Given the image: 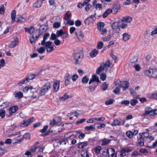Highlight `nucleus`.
<instances>
[{
    "label": "nucleus",
    "instance_id": "obj_1",
    "mask_svg": "<svg viewBox=\"0 0 157 157\" xmlns=\"http://www.w3.org/2000/svg\"><path fill=\"white\" fill-rule=\"evenodd\" d=\"M25 29L26 32H28L29 34H33L32 36L30 37V41L32 44H35L38 38L41 35V33H38L37 30L35 31V28L33 26H30L29 28H25Z\"/></svg>",
    "mask_w": 157,
    "mask_h": 157
},
{
    "label": "nucleus",
    "instance_id": "obj_2",
    "mask_svg": "<svg viewBox=\"0 0 157 157\" xmlns=\"http://www.w3.org/2000/svg\"><path fill=\"white\" fill-rule=\"evenodd\" d=\"M83 54L82 50H79L75 51L73 54V56L75 60L74 63L77 64L79 63L78 59L83 58Z\"/></svg>",
    "mask_w": 157,
    "mask_h": 157
},
{
    "label": "nucleus",
    "instance_id": "obj_3",
    "mask_svg": "<svg viewBox=\"0 0 157 157\" xmlns=\"http://www.w3.org/2000/svg\"><path fill=\"white\" fill-rule=\"evenodd\" d=\"M132 149V148L130 147L123 148L121 151H118L116 153L115 157H121L124 156L126 155V153L131 151Z\"/></svg>",
    "mask_w": 157,
    "mask_h": 157
},
{
    "label": "nucleus",
    "instance_id": "obj_4",
    "mask_svg": "<svg viewBox=\"0 0 157 157\" xmlns=\"http://www.w3.org/2000/svg\"><path fill=\"white\" fill-rule=\"evenodd\" d=\"M116 86L118 85L123 88V90H125L128 88L129 83L127 81H121L120 80H117L114 82Z\"/></svg>",
    "mask_w": 157,
    "mask_h": 157
},
{
    "label": "nucleus",
    "instance_id": "obj_5",
    "mask_svg": "<svg viewBox=\"0 0 157 157\" xmlns=\"http://www.w3.org/2000/svg\"><path fill=\"white\" fill-rule=\"evenodd\" d=\"M50 88V83L49 82H47L41 88V90H40V94L41 95H44Z\"/></svg>",
    "mask_w": 157,
    "mask_h": 157
},
{
    "label": "nucleus",
    "instance_id": "obj_6",
    "mask_svg": "<svg viewBox=\"0 0 157 157\" xmlns=\"http://www.w3.org/2000/svg\"><path fill=\"white\" fill-rule=\"evenodd\" d=\"M43 46L48 52H51L55 49L54 47V45L50 41L47 42Z\"/></svg>",
    "mask_w": 157,
    "mask_h": 157
},
{
    "label": "nucleus",
    "instance_id": "obj_7",
    "mask_svg": "<svg viewBox=\"0 0 157 157\" xmlns=\"http://www.w3.org/2000/svg\"><path fill=\"white\" fill-rule=\"evenodd\" d=\"M36 75L34 74H31L26 77L25 79L22 80L20 82V84H26L29 82L30 80H33L35 77Z\"/></svg>",
    "mask_w": 157,
    "mask_h": 157
},
{
    "label": "nucleus",
    "instance_id": "obj_8",
    "mask_svg": "<svg viewBox=\"0 0 157 157\" xmlns=\"http://www.w3.org/2000/svg\"><path fill=\"white\" fill-rule=\"evenodd\" d=\"M125 121V120H122L121 119L119 120L117 119H116L113 120V121L112 122L111 125L112 126H116L117 125H123Z\"/></svg>",
    "mask_w": 157,
    "mask_h": 157
},
{
    "label": "nucleus",
    "instance_id": "obj_9",
    "mask_svg": "<svg viewBox=\"0 0 157 157\" xmlns=\"http://www.w3.org/2000/svg\"><path fill=\"white\" fill-rule=\"evenodd\" d=\"M143 133H140V137L137 140V146H143L144 145V138L143 137Z\"/></svg>",
    "mask_w": 157,
    "mask_h": 157
},
{
    "label": "nucleus",
    "instance_id": "obj_10",
    "mask_svg": "<svg viewBox=\"0 0 157 157\" xmlns=\"http://www.w3.org/2000/svg\"><path fill=\"white\" fill-rule=\"evenodd\" d=\"M18 109V108L17 106L15 105L10 107L9 109V111L10 113L9 115L6 114V116L8 117H9L12 115V114L15 113Z\"/></svg>",
    "mask_w": 157,
    "mask_h": 157
},
{
    "label": "nucleus",
    "instance_id": "obj_11",
    "mask_svg": "<svg viewBox=\"0 0 157 157\" xmlns=\"http://www.w3.org/2000/svg\"><path fill=\"white\" fill-rule=\"evenodd\" d=\"M115 153V149L113 148H109L107 149V153L109 157H113Z\"/></svg>",
    "mask_w": 157,
    "mask_h": 157
},
{
    "label": "nucleus",
    "instance_id": "obj_12",
    "mask_svg": "<svg viewBox=\"0 0 157 157\" xmlns=\"http://www.w3.org/2000/svg\"><path fill=\"white\" fill-rule=\"evenodd\" d=\"M75 35L80 41L82 40L83 38V35L82 34V31L78 30L75 32Z\"/></svg>",
    "mask_w": 157,
    "mask_h": 157
},
{
    "label": "nucleus",
    "instance_id": "obj_13",
    "mask_svg": "<svg viewBox=\"0 0 157 157\" xmlns=\"http://www.w3.org/2000/svg\"><path fill=\"white\" fill-rule=\"evenodd\" d=\"M53 91L55 92H57L59 90V81L58 80L55 82L54 83Z\"/></svg>",
    "mask_w": 157,
    "mask_h": 157
},
{
    "label": "nucleus",
    "instance_id": "obj_14",
    "mask_svg": "<svg viewBox=\"0 0 157 157\" xmlns=\"http://www.w3.org/2000/svg\"><path fill=\"white\" fill-rule=\"evenodd\" d=\"M18 40L17 38L14 39V40L10 43L9 45L10 47V48H13L15 47L18 44Z\"/></svg>",
    "mask_w": 157,
    "mask_h": 157
},
{
    "label": "nucleus",
    "instance_id": "obj_15",
    "mask_svg": "<svg viewBox=\"0 0 157 157\" xmlns=\"http://www.w3.org/2000/svg\"><path fill=\"white\" fill-rule=\"evenodd\" d=\"M120 8V6L119 4H116L113 5V7L112 9L113 13L115 14L117 13L118 10Z\"/></svg>",
    "mask_w": 157,
    "mask_h": 157
},
{
    "label": "nucleus",
    "instance_id": "obj_16",
    "mask_svg": "<svg viewBox=\"0 0 157 157\" xmlns=\"http://www.w3.org/2000/svg\"><path fill=\"white\" fill-rule=\"evenodd\" d=\"M132 21V18L129 16L124 17L121 20L122 22H124L127 23H130Z\"/></svg>",
    "mask_w": 157,
    "mask_h": 157
},
{
    "label": "nucleus",
    "instance_id": "obj_17",
    "mask_svg": "<svg viewBox=\"0 0 157 157\" xmlns=\"http://www.w3.org/2000/svg\"><path fill=\"white\" fill-rule=\"evenodd\" d=\"M34 90V88L33 86H25L23 89L22 91L24 92L27 93L29 90H30L31 92V91Z\"/></svg>",
    "mask_w": 157,
    "mask_h": 157
},
{
    "label": "nucleus",
    "instance_id": "obj_18",
    "mask_svg": "<svg viewBox=\"0 0 157 157\" xmlns=\"http://www.w3.org/2000/svg\"><path fill=\"white\" fill-rule=\"evenodd\" d=\"M42 1L41 0H38L36 2L33 4L34 7L39 8L41 6Z\"/></svg>",
    "mask_w": 157,
    "mask_h": 157
},
{
    "label": "nucleus",
    "instance_id": "obj_19",
    "mask_svg": "<svg viewBox=\"0 0 157 157\" xmlns=\"http://www.w3.org/2000/svg\"><path fill=\"white\" fill-rule=\"evenodd\" d=\"M47 30V27L46 25H41L39 28V31L38 33H40L45 32Z\"/></svg>",
    "mask_w": 157,
    "mask_h": 157
},
{
    "label": "nucleus",
    "instance_id": "obj_20",
    "mask_svg": "<svg viewBox=\"0 0 157 157\" xmlns=\"http://www.w3.org/2000/svg\"><path fill=\"white\" fill-rule=\"evenodd\" d=\"M49 36V33H46L45 34L43 37V39L41 41V44L42 45H44L45 44V43H46V41L47 39H48Z\"/></svg>",
    "mask_w": 157,
    "mask_h": 157
},
{
    "label": "nucleus",
    "instance_id": "obj_21",
    "mask_svg": "<svg viewBox=\"0 0 157 157\" xmlns=\"http://www.w3.org/2000/svg\"><path fill=\"white\" fill-rule=\"evenodd\" d=\"M153 69H150L144 71V73L146 75L151 77V75L152 74Z\"/></svg>",
    "mask_w": 157,
    "mask_h": 157
},
{
    "label": "nucleus",
    "instance_id": "obj_22",
    "mask_svg": "<svg viewBox=\"0 0 157 157\" xmlns=\"http://www.w3.org/2000/svg\"><path fill=\"white\" fill-rule=\"evenodd\" d=\"M16 10H13L11 13V18L12 19V23H13L15 21L16 16Z\"/></svg>",
    "mask_w": 157,
    "mask_h": 157
},
{
    "label": "nucleus",
    "instance_id": "obj_23",
    "mask_svg": "<svg viewBox=\"0 0 157 157\" xmlns=\"http://www.w3.org/2000/svg\"><path fill=\"white\" fill-rule=\"evenodd\" d=\"M101 65L104 69H105L106 70L107 69L108 67L110 66V64L109 60L107 61L105 63H103Z\"/></svg>",
    "mask_w": 157,
    "mask_h": 157
},
{
    "label": "nucleus",
    "instance_id": "obj_24",
    "mask_svg": "<svg viewBox=\"0 0 157 157\" xmlns=\"http://www.w3.org/2000/svg\"><path fill=\"white\" fill-rule=\"evenodd\" d=\"M30 138V136L29 133H26L23 136V137L20 139V142L22 141L25 139L27 140V139H29Z\"/></svg>",
    "mask_w": 157,
    "mask_h": 157
},
{
    "label": "nucleus",
    "instance_id": "obj_25",
    "mask_svg": "<svg viewBox=\"0 0 157 157\" xmlns=\"http://www.w3.org/2000/svg\"><path fill=\"white\" fill-rule=\"evenodd\" d=\"M123 40L124 41H126L130 39V35H128L127 33H124L123 35Z\"/></svg>",
    "mask_w": 157,
    "mask_h": 157
},
{
    "label": "nucleus",
    "instance_id": "obj_26",
    "mask_svg": "<svg viewBox=\"0 0 157 157\" xmlns=\"http://www.w3.org/2000/svg\"><path fill=\"white\" fill-rule=\"evenodd\" d=\"M72 96L68 95L67 94H65L63 96L60 97L59 98V100L60 101H63L66 100V99H68L69 98L72 97Z\"/></svg>",
    "mask_w": 157,
    "mask_h": 157
},
{
    "label": "nucleus",
    "instance_id": "obj_27",
    "mask_svg": "<svg viewBox=\"0 0 157 157\" xmlns=\"http://www.w3.org/2000/svg\"><path fill=\"white\" fill-rule=\"evenodd\" d=\"M98 51L96 49H94L90 53V56L91 57H95L98 54Z\"/></svg>",
    "mask_w": 157,
    "mask_h": 157
},
{
    "label": "nucleus",
    "instance_id": "obj_28",
    "mask_svg": "<svg viewBox=\"0 0 157 157\" xmlns=\"http://www.w3.org/2000/svg\"><path fill=\"white\" fill-rule=\"evenodd\" d=\"M88 144L86 142H80L78 143V147L79 148H82L87 146Z\"/></svg>",
    "mask_w": 157,
    "mask_h": 157
},
{
    "label": "nucleus",
    "instance_id": "obj_29",
    "mask_svg": "<svg viewBox=\"0 0 157 157\" xmlns=\"http://www.w3.org/2000/svg\"><path fill=\"white\" fill-rule=\"evenodd\" d=\"M138 60V58L137 57L133 56L130 60V63L132 65L136 63Z\"/></svg>",
    "mask_w": 157,
    "mask_h": 157
},
{
    "label": "nucleus",
    "instance_id": "obj_30",
    "mask_svg": "<svg viewBox=\"0 0 157 157\" xmlns=\"http://www.w3.org/2000/svg\"><path fill=\"white\" fill-rule=\"evenodd\" d=\"M94 126L97 125V127L99 128L100 127L104 128L105 127V124L104 123L100 122H97L94 124Z\"/></svg>",
    "mask_w": 157,
    "mask_h": 157
},
{
    "label": "nucleus",
    "instance_id": "obj_31",
    "mask_svg": "<svg viewBox=\"0 0 157 157\" xmlns=\"http://www.w3.org/2000/svg\"><path fill=\"white\" fill-rule=\"evenodd\" d=\"M151 77L155 78H157V69H153L152 74L151 75Z\"/></svg>",
    "mask_w": 157,
    "mask_h": 157
},
{
    "label": "nucleus",
    "instance_id": "obj_32",
    "mask_svg": "<svg viewBox=\"0 0 157 157\" xmlns=\"http://www.w3.org/2000/svg\"><path fill=\"white\" fill-rule=\"evenodd\" d=\"M104 25V23L102 22H100L97 23L98 28L99 30L103 29Z\"/></svg>",
    "mask_w": 157,
    "mask_h": 157
},
{
    "label": "nucleus",
    "instance_id": "obj_33",
    "mask_svg": "<svg viewBox=\"0 0 157 157\" xmlns=\"http://www.w3.org/2000/svg\"><path fill=\"white\" fill-rule=\"evenodd\" d=\"M64 33H65L63 32V30L62 29H60V30L57 31L56 34L58 37H59V36L63 35Z\"/></svg>",
    "mask_w": 157,
    "mask_h": 157
},
{
    "label": "nucleus",
    "instance_id": "obj_34",
    "mask_svg": "<svg viewBox=\"0 0 157 157\" xmlns=\"http://www.w3.org/2000/svg\"><path fill=\"white\" fill-rule=\"evenodd\" d=\"M95 127L93 125H91L89 126H87L85 127V129L86 130H94Z\"/></svg>",
    "mask_w": 157,
    "mask_h": 157
},
{
    "label": "nucleus",
    "instance_id": "obj_35",
    "mask_svg": "<svg viewBox=\"0 0 157 157\" xmlns=\"http://www.w3.org/2000/svg\"><path fill=\"white\" fill-rule=\"evenodd\" d=\"M37 51L39 53H43L45 51V48L44 47H41L37 49Z\"/></svg>",
    "mask_w": 157,
    "mask_h": 157
},
{
    "label": "nucleus",
    "instance_id": "obj_36",
    "mask_svg": "<svg viewBox=\"0 0 157 157\" xmlns=\"http://www.w3.org/2000/svg\"><path fill=\"white\" fill-rule=\"evenodd\" d=\"M81 155L82 157H89L87 151L83 150L81 152Z\"/></svg>",
    "mask_w": 157,
    "mask_h": 157
},
{
    "label": "nucleus",
    "instance_id": "obj_37",
    "mask_svg": "<svg viewBox=\"0 0 157 157\" xmlns=\"http://www.w3.org/2000/svg\"><path fill=\"white\" fill-rule=\"evenodd\" d=\"M68 140L67 139H63L59 141V144L60 145H66L68 142Z\"/></svg>",
    "mask_w": 157,
    "mask_h": 157
},
{
    "label": "nucleus",
    "instance_id": "obj_38",
    "mask_svg": "<svg viewBox=\"0 0 157 157\" xmlns=\"http://www.w3.org/2000/svg\"><path fill=\"white\" fill-rule=\"evenodd\" d=\"M104 69L101 65L100 67L97 70L96 73L98 74H99Z\"/></svg>",
    "mask_w": 157,
    "mask_h": 157
},
{
    "label": "nucleus",
    "instance_id": "obj_39",
    "mask_svg": "<svg viewBox=\"0 0 157 157\" xmlns=\"http://www.w3.org/2000/svg\"><path fill=\"white\" fill-rule=\"evenodd\" d=\"M127 136L129 138H132L133 137L132 132L130 131H128L126 132Z\"/></svg>",
    "mask_w": 157,
    "mask_h": 157
},
{
    "label": "nucleus",
    "instance_id": "obj_40",
    "mask_svg": "<svg viewBox=\"0 0 157 157\" xmlns=\"http://www.w3.org/2000/svg\"><path fill=\"white\" fill-rule=\"evenodd\" d=\"M111 37L112 36L109 35L106 37H103L102 40L104 41H107L111 39Z\"/></svg>",
    "mask_w": 157,
    "mask_h": 157
},
{
    "label": "nucleus",
    "instance_id": "obj_41",
    "mask_svg": "<svg viewBox=\"0 0 157 157\" xmlns=\"http://www.w3.org/2000/svg\"><path fill=\"white\" fill-rule=\"evenodd\" d=\"M89 80V79L87 78L86 76H85L83 77L82 81L83 83H86L88 82Z\"/></svg>",
    "mask_w": 157,
    "mask_h": 157
},
{
    "label": "nucleus",
    "instance_id": "obj_42",
    "mask_svg": "<svg viewBox=\"0 0 157 157\" xmlns=\"http://www.w3.org/2000/svg\"><path fill=\"white\" fill-rule=\"evenodd\" d=\"M103 45V43L102 41L99 42L97 46V48L98 49H100L102 48Z\"/></svg>",
    "mask_w": 157,
    "mask_h": 157
},
{
    "label": "nucleus",
    "instance_id": "obj_43",
    "mask_svg": "<svg viewBox=\"0 0 157 157\" xmlns=\"http://www.w3.org/2000/svg\"><path fill=\"white\" fill-rule=\"evenodd\" d=\"M101 147L100 146H97L94 150V151L97 154H98L100 153Z\"/></svg>",
    "mask_w": 157,
    "mask_h": 157
},
{
    "label": "nucleus",
    "instance_id": "obj_44",
    "mask_svg": "<svg viewBox=\"0 0 157 157\" xmlns=\"http://www.w3.org/2000/svg\"><path fill=\"white\" fill-rule=\"evenodd\" d=\"M108 85L106 82H104L101 86L102 90L104 91L106 90L107 89Z\"/></svg>",
    "mask_w": 157,
    "mask_h": 157
},
{
    "label": "nucleus",
    "instance_id": "obj_45",
    "mask_svg": "<svg viewBox=\"0 0 157 157\" xmlns=\"http://www.w3.org/2000/svg\"><path fill=\"white\" fill-rule=\"evenodd\" d=\"M92 78L94 82L95 81L98 82L100 81L98 77L95 75H93L92 76Z\"/></svg>",
    "mask_w": 157,
    "mask_h": 157
},
{
    "label": "nucleus",
    "instance_id": "obj_46",
    "mask_svg": "<svg viewBox=\"0 0 157 157\" xmlns=\"http://www.w3.org/2000/svg\"><path fill=\"white\" fill-rule=\"evenodd\" d=\"M145 111H146L147 112L150 113H152L153 110L151 109V108L150 107H147L145 108Z\"/></svg>",
    "mask_w": 157,
    "mask_h": 157
},
{
    "label": "nucleus",
    "instance_id": "obj_47",
    "mask_svg": "<svg viewBox=\"0 0 157 157\" xmlns=\"http://www.w3.org/2000/svg\"><path fill=\"white\" fill-rule=\"evenodd\" d=\"M111 140H103L102 141L101 145L103 146L106 145L110 143Z\"/></svg>",
    "mask_w": 157,
    "mask_h": 157
},
{
    "label": "nucleus",
    "instance_id": "obj_48",
    "mask_svg": "<svg viewBox=\"0 0 157 157\" xmlns=\"http://www.w3.org/2000/svg\"><path fill=\"white\" fill-rule=\"evenodd\" d=\"M112 27L113 29H116L118 27V23L117 22H113L112 25Z\"/></svg>",
    "mask_w": 157,
    "mask_h": 157
},
{
    "label": "nucleus",
    "instance_id": "obj_49",
    "mask_svg": "<svg viewBox=\"0 0 157 157\" xmlns=\"http://www.w3.org/2000/svg\"><path fill=\"white\" fill-rule=\"evenodd\" d=\"M60 22H55L53 24V27L55 28H58L60 26Z\"/></svg>",
    "mask_w": 157,
    "mask_h": 157
},
{
    "label": "nucleus",
    "instance_id": "obj_50",
    "mask_svg": "<svg viewBox=\"0 0 157 157\" xmlns=\"http://www.w3.org/2000/svg\"><path fill=\"white\" fill-rule=\"evenodd\" d=\"M58 38V37L57 36L56 34L54 33H52L51 35L50 39L51 40H56Z\"/></svg>",
    "mask_w": 157,
    "mask_h": 157
},
{
    "label": "nucleus",
    "instance_id": "obj_51",
    "mask_svg": "<svg viewBox=\"0 0 157 157\" xmlns=\"http://www.w3.org/2000/svg\"><path fill=\"white\" fill-rule=\"evenodd\" d=\"M114 101V100L111 99L109 100L105 101V103L106 105H109L112 104L113 103Z\"/></svg>",
    "mask_w": 157,
    "mask_h": 157
},
{
    "label": "nucleus",
    "instance_id": "obj_52",
    "mask_svg": "<svg viewBox=\"0 0 157 157\" xmlns=\"http://www.w3.org/2000/svg\"><path fill=\"white\" fill-rule=\"evenodd\" d=\"M101 7L102 6L101 4H97L95 7V8L96 9H99V10L100 12L101 13Z\"/></svg>",
    "mask_w": 157,
    "mask_h": 157
},
{
    "label": "nucleus",
    "instance_id": "obj_53",
    "mask_svg": "<svg viewBox=\"0 0 157 157\" xmlns=\"http://www.w3.org/2000/svg\"><path fill=\"white\" fill-rule=\"evenodd\" d=\"M149 98L157 100V94H152L149 95Z\"/></svg>",
    "mask_w": 157,
    "mask_h": 157
},
{
    "label": "nucleus",
    "instance_id": "obj_54",
    "mask_svg": "<svg viewBox=\"0 0 157 157\" xmlns=\"http://www.w3.org/2000/svg\"><path fill=\"white\" fill-rule=\"evenodd\" d=\"M70 16V14L68 12H67L64 15V19L65 20H69Z\"/></svg>",
    "mask_w": 157,
    "mask_h": 157
},
{
    "label": "nucleus",
    "instance_id": "obj_55",
    "mask_svg": "<svg viewBox=\"0 0 157 157\" xmlns=\"http://www.w3.org/2000/svg\"><path fill=\"white\" fill-rule=\"evenodd\" d=\"M106 77V75L104 73H102L101 74L100 78L102 81H104Z\"/></svg>",
    "mask_w": 157,
    "mask_h": 157
},
{
    "label": "nucleus",
    "instance_id": "obj_56",
    "mask_svg": "<svg viewBox=\"0 0 157 157\" xmlns=\"http://www.w3.org/2000/svg\"><path fill=\"white\" fill-rule=\"evenodd\" d=\"M138 102V101L136 99H133L131 100L130 101V103L131 105L134 106L136 105V103Z\"/></svg>",
    "mask_w": 157,
    "mask_h": 157
},
{
    "label": "nucleus",
    "instance_id": "obj_57",
    "mask_svg": "<svg viewBox=\"0 0 157 157\" xmlns=\"http://www.w3.org/2000/svg\"><path fill=\"white\" fill-rule=\"evenodd\" d=\"M86 119L83 118L78 120L76 121V124H82L83 123V122H85L86 121Z\"/></svg>",
    "mask_w": 157,
    "mask_h": 157
},
{
    "label": "nucleus",
    "instance_id": "obj_58",
    "mask_svg": "<svg viewBox=\"0 0 157 157\" xmlns=\"http://www.w3.org/2000/svg\"><path fill=\"white\" fill-rule=\"evenodd\" d=\"M157 34V27L153 30L151 33V35L153 36L154 35Z\"/></svg>",
    "mask_w": 157,
    "mask_h": 157
},
{
    "label": "nucleus",
    "instance_id": "obj_59",
    "mask_svg": "<svg viewBox=\"0 0 157 157\" xmlns=\"http://www.w3.org/2000/svg\"><path fill=\"white\" fill-rule=\"evenodd\" d=\"M78 75L75 74H74V75H73L71 77V78H72V80L73 81L75 82L78 79Z\"/></svg>",
    "mask_w": 157,
    "mask_h": 157
},
{
    "label": "nucleus",
    "instance_id": "obj_60",
    "mask_svg": "<svg viewBox=\"0 0 157 157\" xmlns=\"http://www.w3.org/2000/svg\"><path fill=\"white\" fill-rule=\"evenodd\" d=\"M92 7V6L90 4H87L85 8V10H86V12H88V11Z\"/></svg>",
    "mask_w": 157,
    "mask_h": 157
},
{
    "label": "nucleus",
    "instance_id": "obj_61",
    "mask_svg": "<svg viewBox=\"0 0 157 157\" xmlns=\"http://www.w3.org/2000/svg\"><path fill=\"white\" fill-rule=\"evenodd\" d=\"M65 25L69 24V25H72L74 24V21L73 20H69L67 22L65 23Z\"/></svg>",
    "mask_w": 157,
    "mask_h": 157
},
{
    "label": "nucleus",
    "instance_id": "obj_62",
    "mask_svg": "<svg viewBox=\"0 0 157 157\" xmlns=\"http://www.w3.org/2000/svg\"><path fill=\"white\" fill-rule=\"evenodd\" d=\"M5 111L4 110H2L0 112V116L2 118H3L5 116Z\"/></svg>",
    "mask_w": 157,
    "mask_h": 157
},
{
    "label": "nucleus",
    "instance_id": "obj_63",
    "mask_svg": "<svg viewBox=\"0 0 157 157\" xmlns=\"http://www.w3.org/2000/svg\"><path fill=\"white\" fill-rule=\"evenodd\" d=\"M120 88L118 87H117L115 89L113 90V92L115 94H117L120 93Z\"/></svg>",
    "mask_w": 157,
    "mask_h": 157
},
{
    "label": "nucleus",
    "instance_id": "obj_64",
    "mask_svg": "<svg viewBox=\"0 0 157 157\" xmlns=\"http://www.w3.org/2000/svg\"><path fill=\"white\" fill-rule=\"evenodd\" d=\"M48 125H46L43 128L40 130V132L42 133H43L46 132L48 129Z\"/></svg>",
    "mask_w": 157,
    "mask_h": 157
}]
</instances>
